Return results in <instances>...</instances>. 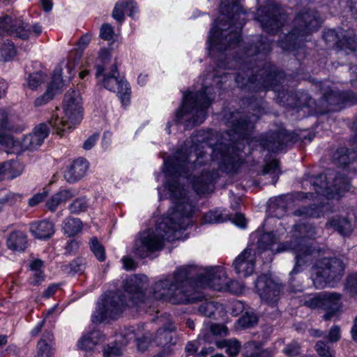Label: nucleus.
Instances as JSON below:
<instances>
[{"mask_svg": "<svg viewBox=\"0 0 357 357\" xmlns=\"http://www.w3.org/2000/svg\"><path fill=\"white\" fill-rule=\"evenodd\" d=\"M63 85L61 69L60 68H57L54 70L52 80L48 87H52V91L55 92L56 94L62 88Z\"/></svg>", "mask_w": 357, "mask_h": 357, "instance_id": "nucleus-49", "label": "nucleus"}, {"mask_svg": "<svg viewBox=\"0 0 357 357\" xmlns=\"http://www.w3.org/2000/svg\"><path fill=\"white\" fill-rule=\"evenodd\" d=\"M175 330V327L172 323H168L164 328L158 329L156 333L154 342L158 345L165 346L172 342V333Z\"/></svg>", "mask_w": 357, "mask_h": 357, "instance_id": "nucleus-30", "label": "nucleus"}, {"mask_svg": "<svg viewBox=\"0 0 357 357\" xmlns=\"http://www.w3.org/2000/svg\"><path fill=\"white\" fill-rule=\"evenodd\" d=\"M16 54V50L13 43L7 40L0 45V60L4 62L9 61Z\"/></svg>", "mask_w": 357, "mask_h": 357, "instance_id": "nucleus-40", "label": "nucleus"}, {"mask_svg": "<svg viewBox=\"0 0 357 357\" xmlns=\"http://www.w3.org/2000/svg\"><path fill=\"white\" fill-rule=\"evenodd\" d=\"M291 139V135L287 130H280L264 139L262 145L268 151L278 152L282 150Z\"/></svg>", "mask_w": 357, "mask_h": 357, "instance_id": "nucleus-19", "label": "nucleus"}, {"mask_svg": "<svg viewBox=\"0 0 357 357\" xmlns=\"http://www.w3.org/2000/svg\"><path fill=\"white\" fill-rule=\"evenodd\" d=\"M321 21L315 10H304L298 13L293 21L291 31L279 41L280 47L286 51L294 50L301 47L307 41V37L321 26Z\"/></svg>", "mask_w": 357, "mask_h": 357, "instance_id": "nucleus-7", "label": "nucleus"}, {"mask_svg": "<svg viewBox=\"0 0 357 357\" xmlns=\"http://www.w3.org/2000/svg\"><path fill=\"white\" fill-rule=\"evenodd\" d=\"M315 349L321 357H334L328 344L324 341H319L315 345Z\"/></svg>", "mask_w": 357, "mask_h": 357, "instance_id": "nucleus-53", "label": "nucleus"}, {"mask_svg": "<svg viewBox=\"0 0 357 357\" xmlns=\"http://www.w3.org/2000/svg\"><path fill=\"white\" fill-rule=\"evenodd\" d=\"M324 38L326 42L336 41L338 48L346 52L347 54L356 50L357 38L352 29L343 30L340 29L338 33L334 30H329L324 33Z\"/></svg>", "mask_w": 357, "mask_h": 357, "instance_id": "nucleus-15", "label": "nucleus"}, {"mask_svg": "<svg viewBox=\"0 0 357 357\" xmlns=\"http://www.w3.org/2000/svg\"><path fill=\"white\" fill-rule=\"evenodd\" d=\"M347 287L350 291L351 294H357V273L353 275H351L348 279L347 282Z\"/></svg>", "mask_w": 357, "mask_h": 357, "instance_id": "nucleus-61", "label": "nucleus"}, {"mask_svg": "<svg viewBox=\"0 0 357 357\" xmlns=\"http://www.w3.org/2000/svg\"><path fill=\"white\" fill-rule=\"evenodd\" d=\"M29 230L32 235L38 239H48L55 232L54 225L47 220L32 222Z\"/></svg>", "mask_w": 357, "mask_h": 357, "instance_id": "nucleus-23", "label": "nucleus"}, {"mask_svg": "<svg viewBox=\"0 0 357 357\" xmlns=\"http://www.w3.org/2000/svg\"><path fill=\"white\" fill-rule=\"evenodd\" d=\"M255 250L248 247L236 257L233 266L237 274L243 277L252 274L255 266Z\"/></svg>", "mask_w": 357, "mask_h": 357, "instance_id": "nucleus-17", "label": "nucleus"}, {"mask_svg": "<svg viewBox=\"0 0 357 357\" xmlns=\"http://www.w3.org/2000/svg\"><path fill=\"white\" fill-rule=\"evenodd\" d=\"M82 227V222L78 218H68L63 222V229L68 236H72L79 232Z\"/></svg>", "mask_w": 357, "mask_h": 357, "instance_id": "nucleus-35", "label": "nucleus"}, {"mask_svg": "<svg viewBox=\"0 0 357 357\" xmlns=\"http://www.w3.org/2000/svg\"><path fill=\"white\" fill-rule=\"evenodd\" d=\"M0 144H4L8 149L7 151L10 153L19 154L24 151L20 139H15L1 132H0Z\"/></svg>", "mask_w": 357, "mask_h": 357, "instance_id": "nucleus-32", "label": "nucleus"}, {"mask_svg": "<svg viewBox=\"0 0 357 357\" xmlns=\"http://www.w3.org/2000/svg\"><path fill=\"white\" fill-rule=\"evenodd\" d=\"M82 119V98L78 91L65 94L62 110H56L49 121L54 131L61 136L73 130Z\"/></svg>", "mask_w": 357, "mask_h": 357, "instance_id": "nucleus-6", "label": "nucleus"}, {"mask_svg": "<svg viewBox=\"0 0 357 357\" xmlns=\"http://www.w3.org/2000/svg\"><path fill=\"white\" fill-rule=\"evenodd\" d=\"M204 168L199 175L194 174L190 182L197 194L209 193L213 190V183L219 177L218 171Z\"/></svg>", "mask_w": 357, "mask_h": 357, "instance_id": "nucleus-18", "label": "nucleus"}, {"mask_svg": "<svg viewBox=\"0 0 357 357\" xmlns=\"http://www.w3.org/2000/svg\"><path fill=\"white\" fill-rule=\"evenodd\" d=\"M100 36L106 40H112L114 36L113 27L109 24H102L100 31Z\"/></svg>", "mask_w": 357, "mask_h": 357, "instance_id": "nucleus-57", "label": "nucleus"}, {"mask_svg": "<svg viewBox=\"0 0 357 357\" xmlns=\"http://www.w3.org/2000/svg\"><path fill=\"white\" fill-rule=\"evenodd\" d=\"M326 207V205H321L320 206L312 205L309 207H303L296 211L294 213L296 215L318 218L321 216L324 213V209Z\"/></svg>", "mask_w": 357, "mask_h": 357, "instance_id": "nucleus-42", "label": "nucleus"}, {"mask_svg": "<svg viewBox=\"0 0 357 357\" xmlns=\"http://www.w3.org/2000/svg\"><path fill=\"white\" fill-rule=\"evenodd\" d=\"M238 1L239 0L221 1V15L211 29L208 36L211 54L215 50L223 52L228 48H233L240 42L245 13Z\"/></svg>", "mask_w": 357, "mask_h": 357, "instance_id": "nucleus-2", "label": "nucleus"}, {"mask_svg": "<svg viewBox=\"0 0 357 357\" xmlns=\"http://www.w3.org/2000/svg\"><path fill=\"white\" fill-rule=\"evenodd\" d=\"M324 292L312 294L306 297L304 305L308 307L323 309Z\"/></svg>", "mask_w": 357, "mask_h": 357, "instance_id": "nucleus-46", "label": "nucleus"}, {"mask_svg": "<svg viewBox=\"0 0 357 357\" xmlns=\"http://www.w3.org/2000/svg\"><path fill=\"white\" fill-rule=\"evenodd\" d=\"M135 8V3L133 0L118 2L112 12V17L118 22H121L124 20V15L129 12V15H133V11Z\"/></svg>", "mask_w": 357, "mask_h": 357, "instance_id": "nucleus-29", "label": "nucleus"}, {"mask_svg": "<svg viewBox=\"0 0 357 357\" xmlns=\"http://www.w3.org/2000/svg\"><path fill=\"white\" fill-rule=\"evenodd\" d=\"M6 243L10 250L23 252L27 247V235L22 231H14L8 235Z\"/></svg>", "mask_w": 357, "mask_h": 357, "instance_id": "nucleus-25", "label": "nucleus"}, {"mask_svg": "<svg viewBox=\"0 0 357 357\" xmlns=\"http://www.w3.org/2000/svg\"><path fill=\"white\" fill-rule=\"evenodd\" d=\"M276 242L275 234L273 232L266 233L262 235L260 241H258L259 247L263 249H268Z\"/></svg>", "mask_w": 357, "mask_h": 357, "instance_id": "nucleus-54", "label": "nucleus"}, {"mask_svg": "<svg viewBox=\"0 0 357 357\" xmlns=\"http://www.w3.org/2000/svg\"><path fill=\"white\" fill-rule=\"evenodd\" d=\"M271 42L266 37H261L257 45H251L246 50L247 56H255L262 59L271 50Z\"/></svg>", "mask_w": 357, "mask_h": 357, "instance_id": "nucleus-27", "label": "nucleus"}, {"mask_svg": "<svg viewBox=\"0 0 357 357\" xmlns=\"http://www.w3.org/2000/svg\"><path fill=\"white\" fill-rule=\"evenodd\" d=\"M119 72L114 67L110 74H105L101 84L106 89L116 93L123 106L130 104V88L128 83L118 77Z\"/></svg>", "mask_w": 357, "mask_h": 357, "instance_id": "nucleus-14", "label": "nucleus"}, {"mask_svg": "<svg viewBox=\"0 0 357 357\" xmlns=\"http://www.w3.org/2000/svg\"><path fill=\"white\" fill-rule=\"evenodd\" d=\"M315 235L314 227L306 225H297L294 228L292 239L278 245V252L292 251L296 255V262L291 274L298 273V266L311 260L314 250L311 248L307 239L314 238Z\"/></svg>", "mask_w": 357, "mask_h": 357, "instance_id": "nucleus-8", "label": "nucleus"}, {"mask_svg": "<svg viewBox=\"0 0 357 357\" xmlns=\"http://www.w3.org/2000/svg\"><path fill=\"white\" fill-rule=\"evenodd\" d=\"M342 295L336 292H324L323 309L326 310L324 319L326 321L333 317L340 311L342 305Z\"/></svg>", "mask_w": 357, "mask_h": 357, "instance_id": "nucleus-20", "label": "nucleus"}, {"mask_svg": "<svg viewBox=\"0 0 357 357\" xmlns=\"http://www.w3.org/2000/svg\"><path fill=\"white\" fill-rule=\"evenodd\" d=\"M326 225L328 227L333 228L342 236L350 234L353 229L351 222L344 218H333Z\"/></svg>", "mask_w": 357, "mask_h": 357, "instance_id": "nucleus-31", "label": "nucleus"}, {"mask_svg": "<svg viewBox=\"0 0 357 357\" xmlns=\"http://www.w3.org/2000/svg\"><path fill=\"white\" fill-rule=\"evenodd\" d=\"M70 270L73 273H82L84 270V260L81 258H78L73 261L70 264Z\"/></svg>", "mask_w": 357, "mask_h": 357, "instance_id": "nucleus-59", "label": "nucleus"}, {"mask_svg": "<svg viewBox=\"0 0 357 357\" xmlns=\"http://www.w3.org/2000/svg\"><path fill=\"white\" fill-rule=\"evenodd\" d=\"M222 305L213 301L205 300L199 307V311L201 314L206 317H211L216 310Z\"/></svg>", "mask_w": 357, "mask_h": 357, "instance_id": "nucleus-45", "label": "nucleus"}, {"mask_svg": "<svg viewBox=\"0 0 357 357\" xmlns=\"http://www.w3.org/2000/svg\"><path fill=\"white\" fill-rule=\"evenodd\" d=\"M103 339L104 336L100 331H93L83 335L79 340L77 346L81 349L91 351Z\"/></svg>", "mask_w": 357, "mask_h": 357, "instance_id": "nucleus-26", "label": "nucleus"}, {"mask_svg": "<svg viewBox=\"0 0 357 357\" xmlns=\"http://www.w3.org/2000/svg\"><path fill=\"white\" fill-rule=\"evenodd\" d=\"M312 185L317 194L332 199L335 195H340L347 191L349 189L350 183L349 179L344 174L337 173L335 170L328 169L325 173L314 178Z\"/></svg>", "mask_w": 357, "mask_h": 357, "instance_id": "nucleus-9", "label": "nucleus"}, {"mask_svg": "<svg viewBox=\"0 0 357 357\" xmlns=\"http://www.w3.org/2000/svg\"><path fill=\"white\" fill-rule=\"evenodd\" d=\"M255 287L260 298L271 305L279 300L281 285L266 275H261L255 282Z\"/></svg>", "mask_w": 357, "mask_h": 357, "instance_id": "nucleus-16", "label": "nucleus"}, {"mask_svg": "<svg viewBox=\"0 0 357 357\" xmlns=\"http://www.w3.org/2000/svg\"><path fill=\"white\" fill-rule=\"evenodd\" d=\"M53 335L50 332L43 333L38 343V351L36 357H52Z\"/></svg>", "mask_w": 357, "mask_h": 357, "instance_id": "nucleus-28", "label": "nucleus"}, {"mask_svg": "<svg viewBox=\"0 0 357 357\" xmlns=\"http://www.w3.org/2000/svg\"><path fill=\"white\" fill-rule=\"evenodd\" d=\"M245 354L247 357H271L270 352L263 350L255 342H249L245 346Z\"/></svg>", "mask_w": 357, "mask_h": 357, "instance_id": "nucleus-37", "label": "nucleus"}, {"mask_svg": "<svg viewBox=\"0 0 357 357\" xmlns=\"http://www.w3.org/2000/svg\"><path fill=\"white\" fill-rule=\"evenodd\" d=\"M216 345L219 348H225L227 354L231 357L237 356L241 348V344L236 340H225L218 342Z\"/></svg>", "mask_w": 357, "mask_h": 357, "instance_id": "nucleus-39", "label": "nucleus"}, {"mask_svg": "<svg viewBox=\"0 0 357 357\" xmlns=\"http://www.w3.org/2000/svg\"><path fill=\"white\" fill-rule=\"evenodd\" d=\"M223 221L222 215L218 211H210L204 216L205 223L213 224L219 223Z\"/></svg>", "mask_w": 357, "mask_h": 357, "instance_id": "nucleus-56", "label": "nucleus"}, {"mask_svg": "<svg viewBox=\"0 0 357 357\" xmlns=\"http://www.w3.org/2000/svg\"><path fill=\"white\" fill-rule=\"evenodd\" d=\"M47 79V75L41 72L30 74L26 78V86L30 89H36Z\"/></svg>", "mask_w": 357, "mask_h": 357, "instance_id": "nucleus-44", "label": "nucleus"}, {"mask_svg": "<svg viewBox=\"0 0 357 357\" xmlns=\"http://www.w3.org/2000/svg\"><path fill=\"white\" fill-rule=\"evenodd\" d=\"M257 19L261 23L262 29L273 33L280 28L285 20V15L276 4L269 3L261 6L257 12Z\"/></svg>", "mask_w": 357, "mask_h": 357, "instance_id": "nucleus-11", "label": "nucleus"}, {"mask_svg": "<svg viewBox=\"0 0 357 357\" xmlns=\"http://www.w3.org/2000/svg\"><path fill=\"white\" fill-rule=\"evenodd\" d=\"M344 266L339 259H324L320 265L312 268V279L317 288H323L327 284L339 280L343 274Z\"/></svg>", "mask_w": 357, "mask_h": 357, "instance_id": "nucleus-10", "label": "nucleus"}, {"mask_svg": "<svg viewBox=\"0 0 357 357\" xmlns=\"http://www.w3.org/2000/svg\"><path fill=\"white\" fill-rule=\"evenodd\" d=\"M257 322V316L253 312H245V314L238 319V324L242 328L253 326Z\"/></svg>", "mask_w": 357, "mask_h": 357, "instance_id": "nucleus-51", "label": "nucleus"}, {"mask_svg": "<svg viewBox=\"0 0 357 357\" xmlns=\"http://www.w3.org/2000/svg\"><path fill=\"white\" fill-rule=\"evenodd\" d=\"M33 32L36 36L42 32V28L40 25L36 24L30 29L28 24H25L20 18L13 19L12 17L6 15L0 19V35L6 33L26 40Z\"/></svg>", "mask_w": 357, "mask_h": 357, "instance_id": "nucleus-12", "label": "nucleus"}, {"mask_svg": "<svg viewBox=\"0 0 357 357\" xmlns=\"http://www.w3.org/2000/svg\"><path fill=\"white\" fill-rule=\"evenodd\" d=\"M21 195L11 192L0 191V211L5 204H13L21 199Z\"/></svg>", "mask_w": 357, "mask_h": 357, "instance_id": "nucleus-47", "label": "nucleus"}, {"mask_svg": "<svg viewBox=\"0 0 357 357\" xmlns=\"http://www.w3.org/2000/svg\"><path fill=\"white\" fill-rule=\"evenodd\" d=\"M89 246L91 252L98 261H104L105 260V249L100 242L98 241L96 237L91 238Z\"/></svg>", "mask_w": 357, "mask_h": 357, "instance_id": "nucleus-43", "label": "nucleus"}, {"mask_svg": "<svg viewBox=\"0 0 357 357\" xmlns=\"http://www.w3.org/2000/svg\"><path fill=\"white\" fill-rule=\"evenodd\" d=\"M121 354L120 348L116 346H108L104 349L105 357H117Z\"/></svg>", "mask_w": 357, "mask_h": 357, "instance_id": "nucleus-63", "label": "nucleus"}, {"mask_svg": "<svg viewBox=\"0 0 357 357\" xmlns=\"http://www.w3.org/2000/svg\"><path fill=\"white\" fill-rule=\"evenodd\" d=\"M89 168L86 159L79 158L75 160L64 172V178L68 183H75L81 179Z\"/></svg>", "mask_w": 357, "mask_h": 357, "instance_id": "nucleus-21", "label": "nucleus"}, {"mask_svg": "<svg viewBox=\"0 0 357 357\" xmlns=\"http://www.w3.org/2000/svg\"><path fill=\"white\" fill-rule=\"evenodd\" d=\"M252 120L241 119L231 126V129L224 137L229 142H218L214 146L208 144L206 138L197 139L188 149L185 144L174 155L165 160V173L169 177L165 188L169 191L174 204L172 212L164 218L155 229H149L138 234L134 241L132 252L139 258H145L155 251L161 250L164 241H172L176 238L175 233L185 229L189 225V218L194 212V206L189 202L184 188L175 179L178 176L189 178L190 172L196 171L206 157V147L211 151L213 160L217 162L220 169L227 173L235 172L242 165L240 149L241 141L248 137L253 128Z\"/></svg>", "mask_w": 357, "mask_h": 357, "instance_id": "nucleus-1", "label": "nucleus"}, {"mask_svg": "<svg viewBox=\"0 0 357 357\" xmlns=\"http://www.w3.org/2000/svg\"><path fill=\"white\" fill-rule=\"evenodd\" d=\"M243 285L237 280H226L225 288L222 291H227L234 294H239L243 292Z\"/></svg>", "mask_w": 357, "mask_h": 357, "instance_id": "nucleus-52", "label": "nucleus"}, {"mask_svg": "<svg viewBox=\"0 0 357 357\" xmlns=\"http://www.w3.org/2000/svg\"><path fill=\"white\" fill-rule=\"evenodd\" d=\"M48 134L49 130L45 124H40L35 128L33 132L29 134V136H31V144L33 149L42 144Z\"/></svg>", "mask_w": 357, "mask_h": 357, "instance_id": "nucleus-34", "label": "nucleus"}, {"mask_svg": "<svg viewBox=\"0 0 357 357\" xmlns=\"http://www.w3.org/2000/svg\"><path fill=\"white\" fill-rule=\"evenodd\" d=\"M356 153L352 150L346 148H340L334 155L336 163L340 166H347L356 158Z\"/></svg>", "mask_w": 357, "mask_h": 357, "instance_id": "nucleus-33", "label": "nucleus"}, {"mask_svg": "<svg viewBox=\"0 0 357 357\" xmlns=\"http://www.w3.org/2000/svg\"><path fill=\"white\" fill-rule=\"evenodd\" d=\"M4 170L7 174V178H14L20 176L23 170L24 166L18 161L11 160L4 162Z\"/></svg>", "mask_w": 357, "mask_h": 357, "instance_id": "nucleus-41", "label": "nucleus"}, {"mask_svg": "<svg viewBox=\"0 0 357 357\" xmlns=\"http://www.w3.org/2000/svg\"><path fill=\"white\" fill-rule=\"evenodd\" d=\"M263 174H274L273 178H275V182L277 181L278 175L280 173L279 165H278V161L277 160H272L271 161H268L264 165V167L262 170Z\"/></svg>", "mask_w": 357, "mask_h": 357, "instance_id": "nucleus-50", "label": "nucleus"}, {"mask_svg": "<svg viewBox=\"0 0 357 357\" xmlns=\"http://www.w3.org/2000/svg\"><path fill=\"white\" fill-rule=\"evenodd\" d=\"M255 79L256 78L255 77H250L248 74H247L245 77H243L241 76L240 73H238L236 77V82L241 88H243L248 84H252Z\"/></svg>", "mask_w": 357, "mask_h": 357, "instance_id": "nucleus-60", "label": "nucleus"}, {"mask_svg": "<svg viewBox=\"0 0 357 357\" xmlns=\"http://www.w3.org/2000/svg\"><path fill=\"white\" fill-rule=\"evenodd\" d=\"M147 277L132 275L123 282V287L129 300L121 298L119 292H109L104 296L98 309L92 316L93 322H101L107 317L114 318L125 306L138 305L144 302V291L147 287Z\"/></svg>", "mask_w": 357, "mask_h": 357, "instance_id": "nucleus-3", "label": "nucleus"}, {"mask_svg": "<svg viewBox=\"0 0 357 357\" xmlns=\"http://www.w3.org/2000/svg\"><path fill=\"white\" fill-rule=\"evenodd\" d=\"M55 95V92L52 91V87H47L46 92L36 99L34 102L35 106L40 107L46 104L52 100Z\"/></svg>", "mask_w": 357, "mask_h": 357, "instance_id": "nucleus-55", "label": "nucleus"}, {"mask_svg": "<svg viewBox=\"0 0 357 357\" xmlns=\"http://www.w3.org/2000/svg\"><path fill=\"white\" fill-rule=\"evenodd\" d=\"M281 77V74L276 73L275 71H270L264 78L259 79L260 86L259 88L264 90H275V87L279 82Z\"/></svg>", "mask_w": 357, "mask_h": 357, "instance_id": "nucleus-36", "label": "nucleus"}, {"mask_svg": "<svg viewBox=\"0 0 357 357\" xmlns=\"http://www.w3.org/2000/svg\"><path fill=\"white\" fill-rule=\"evenodd\" d=\"M211 332L215 335H226L227 334V328L222 324H212L210 328Z\"/></svg>", "mask_w": 357, "mask_h": 357, "instance_id": "nucleus-64", "label": "nucleus"}, {"mask_svg": "<svg viewBox=\"0 0 357 357\" xmlns=\"http://www.w3.org/2000/svg\"><path fill=\"white\" fill-rule=\"evenodd\" d=\"M321 90L323 92L324 100L329 105H339L341 102L340 100H342L343 102L349 103L351 105L357 102V96L351 92L340 94L339 93L331 89L328 91L321 89Z\"/></svg>", "mask_w": 357, "mask_h": 357, "instance_id": "nucleus-24", "label": "nucleus"}, {"mask_svg": "<svg viewBox=\"0 0 357 357\" xmlns=\"http://www.w3.org/2000/svg\"><path fill=\"white\" fill-rule=\"evenodd\" d=\"M227 275L221 266L206 268L197 274L196 282L201 287H210L216 291L225 288Z\"/></svg>", "mask_w": 357, "mask_h": 357, "instance_id": "nucleus-13", "label": "nucleus"}, {"mask_svg": "<svg viewBox=\"0 0 357 357\" xmlns=\"http://www.w3.org/2000/svg\"><path fill=\"white\" fill-rule=\"evenodd\" d=\"M89 206L85 198L81 197L75 199L69 206L68 209L72 213H79L85 211Z\"/></svg>", "mask_w": 357, "mask_h": 357, "instance_id": "nucleus-48", "label": "nucleus"}, {"mask_svg": "<svg viewBox=\"0 0 357 357\" xmlns=\"http://www.w3.org/2000/svg\"><path fill=\"white\" fill-rule=\"evenodd\" d=\"M327 339L330 342H336L340 340L341 330L338 326H333L329 331Z\"/></svg>", "mask_w": 357, "mask_h": 357, "instance_id": "nucleus-58", "label": "nucleus"}, {"mask_svg": "<svg viewBox=\"0 0 357 357\" xmlns=\"http://www.w3.org/2000/svg\"><path fill=\"white\" fill-rule=\"evenodd\" d=\"M77 195V192L75 189H61L47 199L45 206L51 212H54L60 205L65 204Z\"/></svg>", "mask_w": 357, "mask_h": 357, "instance_id": "nucleus-22", "label": "nucleus"}, {"mask_svg": "<svg viewBox=\"0 0 357 357\" xmlns=\"http://www.w3.org/2000/svg\"><path fill=\"white\" fill-rule=\"evenodd\" d=\"M196 272L195 267L185 266L178 268L172 275L157 281L153 286V296L173 304L193 302L190 294V279Z\"/></svg>", "mask_w": 357, "mask_h": 357, "instance_id": "nucleus-4", "label": "nucleus"}, {"mask_svg": "<svg viewBox=\"0 0 357 357\" xmlns=\"http://www.w3.org/2000/svg\"><path fill=\"white\" fill-rule=\"evenodd\" d=\"M299 345L296 342L288 344L284 349V353L288 356H294L299 354Z\"/></svg>", "mask_w": 357, "mask_h": 357, "instance_id": "nucleus-62", "label": "nucleus"}, {"mask_svg": "<svg viewBox=\"0 0 357 357\" xmlns=\"http://www.w3.org/2000/svg\"><path fill=\"white\" fill-rule=\"evenodd\" d=\"M138 335L139 333L135 331L133 327L128 328L124 334V336L128 339V341L132 340L137 341L138 350L144 351L149 347L150 342L148 340L147 336H144L142 338H138Z\"/></svg>", "mask_w": 357, "mask_h": 357, "instance_id": "nucleus-38", "label": "nucleus"}, {"mask_svg": "<svg viewBox=\"0 0 357 357\" xmlns=\"http://www.w3.org/2000/svg\"><path fill=\"white\" fill-rule=\"evenodd\" d=\"M212 90L213 86L207 85L205 82L202 91L185 95L182 106L176 112V121L183 123V119L185 129L202 123L206 117V110L214 98Z\"/></svg>", "mask_w": 357, "mask_h": 357, "instance_id": "nucleus-5", "label": "nucleus"}]
</instances>
